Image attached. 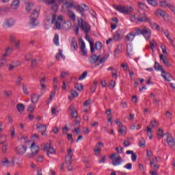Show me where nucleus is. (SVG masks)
Listing matches in <instances>:
<instances>
[{"mask_svg": "<svg viewBox=\"0 0 175 175\" xmlns=\"http://www.w3.org/2000/svg\"><path fill=\"white\" fill-rule=\"evenodd\" d=\"M78 27L84 31L85 33V39L90 42V51L91 53H94L95 51V48H94V42L90 41V36H88V32L91 31V26H90V24L87 23L86 22H84L83 18H79L78 19Z\"/></svg>", "mask_w": 175, "mask_h": 175, "instance_id": "1", "label": "nucleus"}, {"mask_svg": "<svg viewBox=\"0 0 175 175\" xmlns=\"http://www.w3.org/2000/svg\"><path fill=\"white\" fill-rule=\"evenodd\" d=\"M109 57H110L109 54L105 55L102 58H100V56L92 55V56H90V62L92 65L96 64L95 66H99V65H101V64H105V62H106Z\"/></svg>", "mask_w": 175, "mask_h": 175, "instance_id": "2", "label": "nucleus"}, {"mask_svg": "<svg viewBox=\"0 0 175 175\" xmlns=\"http://www.w3.org/2000/svg\"><path fill=\"white\" fill-rule=\"evenodd\" d=\"M135 32L137 33V35H143L146 40L151 39V33L152 31H151V29L145 25L141 26L140 28H136Z\"/></svg>", "mask_w": 175, "mask_h": 175, "instance_id": "3", "label": "nucleus"}, {"mask_svg": "<svg viewBox=\"0 0 175 175\" xmlns=\"http://www.w3.org/2000/svg\"><path fill=\"white\" fill-rule=\"evenodd\" d=\"M51 24H55L53 29H61V25L64 21V16L59 15L57 17V14L53 13L51 16Z\"/></svg>", "mask_w": 175, "mask_h": 175, "instance_id": "4", "label": "nucleus"}, {"mask_svg": "<svg viewBox=\"0 0 175 175\" xmlns=\"http://www.w3.org/2000/svg\"><path fill=\"white\" fill-rule=\"evenodd\" d=\"M114 9L122 14H131L135 9L131 5H114Z\"/></svg>", "mask_w": 175, "mask_h": 175, "instance_id": "5", "label": "nucleus"}, {"mask_svg": "<svg viewBox=\"0 0 175 175\" xmlns=\"http://www.w3.org/2000/svg\"><path fill=\"white\" fill-rule=\"evenodd\" d=\"M65 1L66 0H48L45 2V3L51 6V10H53V12L55 13L58 12V9H59V5L61 3H64Z\"/></svg>", "mask_w": 175, "mask_h": 175, "instance_id": "6", "label": "nucleus"}, {"mask_svg": "<svg viewBox=\"0 0 175 175\" xmlns=\"http://www.w3.org/2000/svg\"><path fill=\"white\" fill-rule=\"evenodd\" d=\"M30 150L31 152V153L27 152L26 154V158H27V159H32L35 157H36L38 154H39V150H40L39 146H38L34 142L31 144L30 146Z\"/></svg>", "mask_w": 175, "mask_h": 175, "instance_id": "7", "label": "nucleus"}, {"mask_svg": "<svg viewBox=\"0 0 175 175\" xmlns=\"http://www.w3.org/2000/svg\"><path fill=\"white\" fill-rule=\"evenodd\" d=\"M109 159L113 166H120L124 162L122 157L118 153H113L109 156Z\"/></svg>", "mask_w": 175, "mask_h": 175, "instance_id": "8", "label": "nucleus"}, {"mask_svg": "<svg viewBox=\"0 0 175 175\" xmlns=\"http://www.w3.org/2000/svg\"><path fill=\"white\" fill-rule=\"evenodd\" d=\"M38 17H39V12H38L36 10H33V12L30 16V23L33 27L39 25Z\"/></svg>", "mask_w": 175, "mask_h": 175, "instance_id": "9", "label": "nucleus"}, {"mask_svg": "<svg viewBox=\"0 0 175 175\" xmlns=\"http://www.w3.org/2000/svg\"><path fill=\"white\" fill-rule=\"evenodd\" d=\"M43 150L46 152V156L50 157V154L55 155L56 152L54 147L51 146V143L45 144L44 145Z\"/></svg>", "mask_w": 175, "mask_h": 175, "instance_id": "10", "label": "nucleus"}, {"mask_svg": "<svg viewBox=\"0 0 175 175\" xmlns=\"http://www.w3.org/2000/svg\"><path fill=\"white\" fill-rule=\"evenodd\" d=\"M124 38V33H122V30L118 29L113 36V40L115 42H118V40H121Z\"/></svg>", "mask_w": 175, "mask_h": 175, "instance_id": "11", "label": "nucleus"}, {"mask_svg": "<svg viewBox=\"0 0 175 175\" xmlns=\"http://www.w3.org/2000/svg\"><path fill=\"white\" fill-rule=\"evenodd\" d=\"M37 129H39V132L41 133V136H46V131H47V126L42 123H38L36 125Z\"/></svg>", "mask_w": 175, "mask_h": 175, "instance_id": "12", "label": "nucleus"}, {"mask_svg": "<svg viewBox=\"0 0 175 175\" xmlns=\"http://www.w3.org/2000/svg\"><path fill=\"white\" fill-rule=\"evenodd\" d=\"M116 125H118V126L119 127V133L120 135H125V133H126V127L122 125V122H121V120H117Z\"/></svg>", "mask_w": 175, "mask_h": 175, "instance_id": "13", "label": "nucleus"}, {"mask_svg": "<svg viewBox=\"0 0 175 175\" xmlns=\"http://www.w3.org/2000/svg\"><path fill=\"white\" fill-rule=\"evenodd\" d=\"M13 25H14V19L10 18L5 20V21L2 25V27L4 29H6V28H10V27H13Z\"/></svg>", "mask_w": 175, "mask_h": 175, "instance_id": "14", "label": "nucleus"}, {"mask_svg": "<svg viewBox=\"0 0 175 175\" xmlns=\"http://www.w3.org/2000/svg\"><path fill=\"white\" fill-rule=\"evenodd\" d=\"M72 158L73 154H72V149H68L67 155L66 156V163L70 165L72 162H73Z\"/></svg>", "mask_w": 175, "mask_h": 175, "instance_id": "15", "label": "nucleus"}, {"mask_svg": "<svg viewBox=\"0 0 175 175\" xmlns=\"http://www.w3.org/2000/svg\"><path fill=\"white\" fill-rule=\"evenodd\" d=\"M103 147V142H98L94 148V154L96 155V157H98V155H100V149Z\"/></svg>", "mask_w": 175, "mask_h": 175, "instance_id": "16", "label": "nucleus"}, {"mask_svg": "<svg viewBox=\"0 0 175 175\" xmlns=\"http://www.w3.org/2000/svg\"><path fill=\"white\" fill-rule=\"evenodd\" d=\"M136 35H137V33L136 31H135V33L131 32V33H128L125 36L126 42H129V43H131V42L133 41V39H135V36H136Z\"/></svg>", "mask_w": 175, "mask_h": 175, "instance_id": "17", "label": "nucleus"}, {"mask_svg": "<svg viewBox=\"0 0 175 175\" xmlns=\"http://www.w3.org/2000/svg\"><path fill=\"white\" fill-rule=\"evenodd\" d=\"M16 152L19 155H24L27 152V146H19L16 148Z\"/></svg>", "mask_w": 175, "mask_h": 175, "instance_id": "18", "label": "nucleus"}, {"mask_svg": "<svg viewBox=\"0 0 175 175\" xmlns=\"http://www.w3.org/2000/svg\"><path fill=\"white\" fill-rule=\"evenodd\" d=\"M20 65H21V62H12L11 64L8 65V70L12 72V70H14V69H15V68L20 66Z\"/></svg>", "mask_w": 175, "mask_h": 175, "instance_id": "19", "label": "nucleus"}, {"mask_svg": "<svg viewBox=\"0 0 175 175\" xmlns=\"http://www.w3.org/2000/svg\"><path fill=\"white\" fill-rule=\"evenodd\" d=\"M70 40L72 50H75V51H77L79 49V46L77 45V41H76V39L75 38V37L71 38Z\"/></svg>", "mask_w": 175, "mask_h": 175, "instance_id": "20", "label": "nucleus"}, {"mask_svg": "<svg viewBox=\"0 0 175 175\" xmlns=\"http://www.w3.org/2000/svg\"><path fill=\"white\" fill-rule=\"evenodd\" d=\"M154 14L156 16H161V17H163V18H164V20L165 17H169V14H167L166 12L161 9H158L157 10H156Z\"/></svg>", "mask_w": 175, "mask_h": 175, "instance_id": "21", "label": "nucleus"}, {"mask_svg": "<svg viewBox=\"0 0 175 175\" xmlns=\"http://www.w3.org/2000/svg\"><path fill=\"white\" fill-rule=\"evenodd\" d=\"M12 51H13V49L12 48H7L5 49V52L1 55V59H4V61H7L6 57L10 55V54H12Z\"/></svg>", "mask_w": 175, "mask_h": 175, "instance_id": "22", "label": "nucleus"}, {"mask_svg": "<svg viewBox=\"0 0 175 175\" xmlns=\"http://www.w3.org/2000/svg\"><path fill=\"white\" fill-rule=\"evenodd\" d=\"M160 60L163 62V64L165 66H167L168 68H170L172 66V64L169 62V60H167V57L163 55H160Z\"/></svg>", "mask_w": 175, "mask_h": 175, "instance_id": "23", "label": "nucleus"}, {"mask_svg": "<svg viewBox=\"0 0 175 175\" xmlns=\"http://www.w3.org/2000/svg\"><path fill=\"white\" fill-rule=\"evenodd\" d=\"M81 51L82 53V55H83V57H88V51L87 49H85V42H84V41H81Z\"/></svg>", "mask_w": 175, "mask_h": 175, "instance_id": "24", "label": "nucleus"}, {"mask_svg": "<svg viewBox=\"0 0 175 175\" xmlns=\"http://www.w3.org/2000/svg\"><path fill=\"white\" fill-rule=\"evenodd\" d=\"M139 23H148V24H151V18L144 15L142 16H139Z\"/></svg>", "mask_w": 175, "mask_h": 175, "instance_id": "25", "label": "nucleus"}, {"mask_svg": "<svg viewBox=\"0 0 175 175\" xmlns=\"http://www.w3.org/2000/svg\"><path fill=\"white\" fill-rule=\"evenodd\" d=\"M11 9L14 10H16L18 8H20V0H14L10 4Z\"/></svg>", "mask_w": 175, "mask_h": 175, "instance_id": "26", "label": "nucleus"}, {"mask_svg": "<svg viewBox=\"0 0 175 175\" xmlns=\"http://www.w3.org/2000/svg\"><path fill=\"white\" fill-rule=\"evenodd\" d=\"M161 76L167 81H171V80H173V77H172V75H170V73L169 72H165V70L163 71V72H161Z\"/></svg>", "mask_w": 175, "mask_h": 175, "instance_id": "27", "label": "nucleus"}, {"mask_svg": "<svg viewBox=\"0 0 175 175\" xmlns=\"http://www.w3.org/2000/svg\"><path fill=\"white\" fill-rule=\"evenodd\" d=\"M9 133H10L11 139H14V137H16V127H14V125H12L10 127Z\"/></svg>", "mask_w": 175, "mask_h": 175, "instance_id": "28", "label": "nucleus"}, {"mask_svg": "<svg viewBox=\"0 0 175 175\" xmlns=\"http://www.w3.org/2000/svg\"><path fill=\"white\" fill-rule=\"evenodd\" d=\"M166 142H167L168 146H170V147H174L175 144H174V139H173V137H172L170 135H167Z\"/></svg>", "mask_w": 175, "mask_h": 175, "instance_id": "29", "label": "nucleus"}, {"mask_svg": "<svg viewBox=\"0 0 175 175\" xmlns=\"http://www.w3.org/2000/svg\"><path fill=\"white\" fill-rule=\"evenodd\" d=\"M44 83H46V77L40 79V85L42 90H45L46 88V85Z\"/></svg>", "mask_w": 175, "mask_h": 175, "instance_id": "30", "label": "nucleus"}, {"mask_svg": "<svg viewBox=\"0 0 175 175\" xmlns=\"http://www.w3.org/2000/svg\"><path fill=\"white\" fill-rule=\"evenodd\" d=\"M122 50V44L118 45L117 48L115 49L113 52V55L116 58L117 57V54H120Z\"/></svg>", "mask_w": 175, "mask_h": 175, "instance_id": "31", "label": "nucleus"}, {"mask_svg": "<svg viewBox=\"0 0 175 175\" xmlns=\"http://www.w3.org/2000/svg\"><path fill=\"white\" fill-rule=\"evenodd\" d=\"M146 131L150 140H152V137H154V135H152V129H151V127H147Z\"/></svg>", "mask_w": 175, "mask_h": 175, "instance_id": "32", "label": "nucleus"}, {"mask_svg": "<svg viewBox=\"0 0 175 175\" xmlns=\"http://www.w3.org/2000/svg\"><path fill=\"white\" fill-rule=\"evenodd\" d=\"M68 16L72 21H76V14L72 10H68Z\"/></svg>", "mask_w": 175, "mask_h": 175, "instance_id": "33", "label": "nucleus"}, {"mask_svg": "<svg viewBox=\"0 0 175 175\" xmlns=\"http://www.w3.org/2000/svg\"><path fill=\"white\" fill-rule=\"evenodd\" d=\"M154 69L156 70H161V73H163L165 71L163 67H162V66H161V64H159V63L158 62L154 63Z\"/></svg>", "mask_w": 175, "mask_h": 175, "instance_id": "34", "label": "nucleus"}, {"mask_svg": "<svg viewBox=\"0 0 175 175\" xmlns=\"http://www.w3.org/2000/svg\"><path fill=\"white\" fill-rule=\"evenodd\" d=\"M130 21H131V23H133L134 24H137L138 23H139V16L137 17L135 15H132L131 16H130Z\"/></svg>", "mask_w": 175, "mask_h": 175, "instance_id": "35", "label": "nucleus"}, {"mask_svg": "<svg viewBox=\"0 0 175 175\" xmlns=\"http://www.w3.org/2000/svg\"><path fill=\"white\" fill-rule=\"evenodd\" d=\"M70 109L72 110V112H71L72 118H77V116H78L77 111L75 109L73 106H71L70 107Z\"/></svg>", "mask_w": 175, "mask_h": 175, "instance_id": "36", "label": "nucleus"}, {"mask_svg": "<svg viewBox=\"0 0 175 175\" xmlns=\"http://www.w3.org/2000/svg\"><path fill=\"white\" fill-rule=\"evenodd\" d=\"M31 98L32 103L36 104L39 100V96H38V94H33V95H31Z\"/></svg>", "mask_w": 175, "mask_h": 175, "instance_id": "37", "label": "nucleus"}, {"mask_svg": "<svg viewBox=\"0 0 175 175\" xmlns=\"http://www.w3.org/2000/svg\"><path fill=\"white\" fill-rule=\"evenodd\" d=\"M16 109L19 113H23L25 110V107L24 106V104H18L16 105Z\"/></svg>", "mask_w": 175, "mask_h": 175, "instance_id": "38", "label": "nucleus"}, {"mask_svg": "<svg viewBox=\"0 0 175 175\" xmlns=\"http://www.w3.org/2000/svg\"><path fill=\"white\" fill-rule=\"evenodd\" d=\"M127 54L128 55H133V48H132V45L131 44H127Z\"/></svg>", "mask_w": 175, "mask_h": 175, "instance_id": "39", "label": "nucleus"}, {"mask_svg": "<svg viewBox=\"0 0 175 175\" xmlns=\"http://www.w3.org/2000/svg\"><path fill=\"white\" fill-rule=\"evenodd\" d=\"M62 57L63 59H65V56L62 55V51L59 49V53L56 55L55 58L57 61H59V57Z\"/></svg>", "mask_w": 175, "mask_h": 175, "instance_id": "40", "label": "nucleus"}, {"mask_svg": "<svg viewBox=\"0 0 175 175\" xmlns=\"http://www.w3.org/2000/svg\"><path fill=\"white\" fill-rule=\"evenodd\" d=\"M83 7L81 6H78L77 7V10L82 14V16H84V8H87V5L83 4L82 5Z\"/></svg>", "mask_w": 175, "mask_h": 175, "instance_id": "41", "label": "nucleus"}, {"mask_svg": "<svg viewBox=\"0 0 175 175\" xmlns=\"http://www.w3.org/2000/svg\"><path fill=\"white\" fill-rule=\"evenodd\" d=\"M53 42L56 46H59V36L58 34H55L53 38Z\"/></svg>", "mask_w": 175, "mask_h": 175, "instance_id": "42", "label": "nucleus"}, {"mask_svg": "<svg viewBox=\"0 0 175 175\" xmlns=\"http://www.w3.org/2000/svg\"><path fill=\"white\" fill-rule=\"evenodd\" d=\"M75 88L77 91H83L84 90V85L81 83H77Z\"/></svg>", "mask_w": 175, "mask_h": 175, "instance_id": "43", "label": "nucleus"}, {"mask_svg": "<svg viewBox=\"0 0 175 175\" xmlns=\"http://www.w3.org/2000/svg\"><path fill=\"white\" fill-rule=\"evenodd\" d=\"M102 47H103V44L100 42H96L95 44L96 50H102Z\"/></svg>", "mask_w": 175, "mask_h": 175, "instance_id": "44", "label": "nucleus"}, {"mask_svg": "<svg viewBox=\"0 0 175 175\" xmlns=\"http://www.w3.org/2000/svg\"><path fill=\"white\" fill-rule=\"evenodd\" d=\"M172 4L167 3V1H163L160 2V6L161 8H169Z\"/></svg>", "mask_w": 175, "mask_h": 175, "instance_id": "45", "label": "nucleus"}, {"mask_svg": "<svg viewBox=\"0 0 175 175\" xmlns=\"http://www.w3.org/2000/svg\"><path fill=\"white\" fill-rule=\"evenodd\" d=\"M121 68H122L124 72H126V70H129V67L128 66V63H122L120 65Z\"/></svg>", "mask_w": 175, "mask_h": 175, "instance_id": "46", "label": "nucleus"}, {"mask_svg": "<svg viewBox=\"0 0 175 175\" xmlns=\"http://www.w3.org/2000/svg\"><path fill=\"white\" fill-rule=\"evenodd\" d=\"M21 81H23V77L22 76L18 77L16 81V84L18 87H20V85H21Z\"/></svg>", "mask_w": 175, "mask_h": 175, "instance_id": "47", "label": "nucleus"}, {"mask_svg": "<svg viewBox=\"0 0 175 175\" xmlns=\"http://www.w3.org/2000/svg\"><path fill=\"white\" fill-rule=\"evenodd\" d=\"M148 3L149 5H151L152 6H157L158 5V2L156 1V0H146Z\"/></svg>", "mask_w": 175, "mask_h": 175, "instance_id": "48", "label": "nucleus"}, {"mask_svg": "<svg viewBox=\"0 0 175 175\" xmlns=\"http://www.w3.org/2000/svg\"><path fill=\"white\" fill-rule=\"evenodd\" d=\"M157 137L159 139L163 137V130H162L161 129H159L157 131Z\"/></svg>", "mask_w": 175, "mask_h": 175, "instance_id": "49", "label": "nucleus"}, {"mask_svg": "<svg viewBox=\"0 0 175 175\" xmlns=\"http://www.w3.org/2000/svg\"><path fill=\"white\" fill-rule=\"evenodd\" d=\"M31 68H35L36 66H38V59H33L31 60Z\"/></svg>", "mask_w": 175, "mask_h": 175, "instance_id": "50", "label": "nucleus"}, {"mask_svg": "<svg viewBox=\"0 0 175 175\" xmlns=\"http://www.w3.org/2000/svg\"><path fill=\"white\" fill-rule=\"evenodd\" d=\"M27 111H29V113H33V111H35V106L32 105H28Z\"/></svg>", "mask_w": 175, "mask_h": 175, "instance_id": "51", "label": "nucleus"}, {"mask_svg": "<svg viewBox=\"0 0 175 175\" xmlns=\"http://www.w3.org/2000/svg\"><path fill=\"white\" fill-rule=\"evenodd\" d=\"M164 34L165 35L166 38L168 39L170 43L172 44L173 43V39L170 38V35L169 34V31H165Z\"/></svg>", "mask_w": 175, "mask_h": 175, "instance_id": "52", "label": "nucleus"}, {"mask_svg": "<svg viewBox=\"0 0 175 175\" xmlns=\"http://www.w3.org/2000/svg\"><path fill=\"white\" fill-rule=\"evenodd\" d=\"M68 76H69V72H68V71H66V72H62L60 73L61 79H65V77H68Z\"/></svg>", "mask_w": 175, "mask_h": 175, "instance_id": "53", "label": "nucleus"}, {"mask_svg": "<svg viewBox=\"0 0 175 175\" xmlns=\"http://www.w3.org/2000/svg\"><path fill=\"white\" fill-rule=\"evenodd\" d=\"M22 88H23V93L25 95H28L29 94V92H28V88L27 87V85H23Z\"/></svg>", "mask_w": 175, "mask_h": 175, "instance_id": "54", "label": "nucleus"}, {"mask_svg": "<svg viewBox=\"0 0 175 175\" xmlns=\"http://www.w3.org/2000/svg\"><path fill=\"white\" fill-rule=\"evenodd\" d=\"M6 142V136L4 135H0V144H3Z\"/></svg>", "mask_w": 175, "mask_h": 175, "instance_id": "55", "label": "nucleus"}, {"mask_svg": "<svg viewBox=\"0 0 175 175\" xmlns=\"http://www.w3.org/2000/svg\"><path fill=\"white\" fill-rule=\"evenodd\" d=\"M32 8H33V3H28L26 6L27 12H31V10H32Z\"/></svg>", "mask_w": 175, "mask_h": 175, "instance_id": "56", "label": "nucleus"}, {"mask_svg": "<svg viewBox=\"0 0 175 175\" xmlns=\"http://www.w3.org/2000/svg\"><path fill=\"white\" fill-rule=\"evenodd\" d=\"M146 146V140L144 138H141L139 140V147H145Z\"/></svg>", "mask_w": 175, "mask_h": 175, "instance_id": "57", "label": "nucleus"}, {"mask_svg": "<svg viewBox=\"0 0 175 175\" xmlns=\"http://www.w3.org/2000/svg\"><path fill=\"white\" fill-rule=\"evenodd\" d=\"M150 27L151 28H152L153 29H159L160 27L159 25L157 24V23H150Z\"/></svg>", "mask_w": 175, "mask_h": 175, "instance_id": "58", "label": "nucleus"}, {"mask_svg": "<svg viewBox=\"0 0 175 175\" xmlns=\"http://www.w3.org/2000/svg\"><path fill=\"white\" fill-rule=\"evenodd\" d=\"M150 126H152V128H154V126H158V124H157V120L155 119H153L150 122Z\"/></svg>", "mask_w": 175, "mask_h": 175, "instance_id": "59", "label": "nucleus"}, {"mask_svg": "<svg viewBox=\"0 0 175 175\" xmlns=\"http://www.w3.org/2000/svg\"><path fill=\"white\" fill-rule=\"evenodd\" d=\"M64 5H66V8L68 9V10H70V9L71 8H73V3H69V2H68V1H66V2L64 3Z\"/></svg>", "mask_w": 175, "mask_h": 175, "instance_id": "60", "label": "nucleus"}, {"mask_svg": "<svg viewBox=\"0 0 175 175\" xmlns=\"http://www.w3.org/2000/svg\"><path fill=\"white\" fill-rule=\"evenodd\" d=\"M124 169H127V170H132V163H126L124 166Z\"/></svg>", "mask_w": 175, "mask_h": 175, "instance_id": "61", "label": "nucleus"}, {"mask_svg": "<svg viewBox=\"0 0 175 175\" xmlns=\"http://www.w3.org/2000/svg\"><path fill=\"white\" fill-rule=\"evenodd\" d=\"M70 92L73 98H77L79 96V93L76 90H71Z\"/></svg>", "mask_w": 175, "mask_h": 175, "instance_id": "62", "label": "nucleus"}, {"mask_svg": "<svg viewBox=\"0 0 175 175\" xmlns=\"http://www.w3.org/2000/svg\"><path fill=\"white\" fill-rule=\"evenodd\" d=\"M87 75H88V72L87 71H85L81 77H79V80H84L85 77H87Z\"/></svg>", "mask_w": 175, "mask_h": 175, "instance_id": "63", "label": "nucleus"}, {"mask_svg": "<svg viewBox=\"0 0 175 175\" xmlns=\"http://www.w3.org/2000/svg\"><path fill=\"white\" fill-rule=\"evenodd\" d=\"M161 49L163 54H167V51H166V46H165V44H162Z\"/></svg>", "mask_w": 175, "mask_h": 175, "instance_id": "64", "label": "nucleus"}]
</instances>
